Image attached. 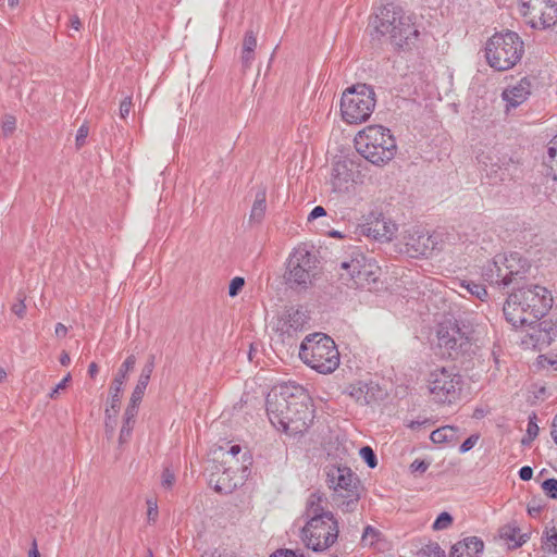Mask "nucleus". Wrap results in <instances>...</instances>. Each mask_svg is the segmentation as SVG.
<instances>
[{
  "label": "nucleus",
  "mask_w": 557,
  "mask_h": 557,
  "mask_svg": "<svg viewBox=\"0 0 557 557\" xmlns=\"http://www.w3.org/2000/svg\"><path fill=\"white\" fill-rule=\"evenodd\" d=\"M201 557H236V555L225 548H216L211 552H206Z\"/></svg>",
  "instance_id": "nucleus-42"
},
{
  "label": "nucleus",
  "mask_w": 557,
  "mask_h": 557,
  "mask_svg": "<svg viewBox=\"0 0 557 557\" xmlns=\"http://www.w3.org/2000/svg\"><path fill=\"white\" fill-rule=\"evenodd\" d=\"M354 143L357 152L376 166L388 164L398 152L392 131L380 124L363 127L356 134Z\"/></svg>",
  "instance_id": "nucleus-5"
},
{
  "label": "nucleus",
  "mask_w": 557,
  "mask_h": 557,
  "mask_svg": "<svg viewBox=\"0 0 557 557\" xmlns=\"http://www.w3.org/2000/svg\"><path fill=\"white\" fill-rule=\"evenodd\" d=\"M426 423V420L423 421V422H419V421H411L409 424H408V428L411 429V430H416L418 429L419 426H421L422 424Z\"/></svg>",
  "instance_id": "nucleus-63"
},
{
  "label": "nucleus",
  "mask_w": 557,
  "mask_h": 557,
  "mask_svg": "<svg viewBox=\"0 0 557 557\" xmlns=\"http://www.w3.org/2000/svg\"><path fill=\"white\" fill-rule=\"evenodd\" d=\"M334 500L346 510L352 509L360 498V481L348 467H331L326 473Z\"/></svg>",
  "instance_id": "nucleus-10"
},
{
  "label": "nucleus",
  "mask_w": 557,
  "mask_h": 557,
  "mask_svg": "<svg viewBox=\"0 0 557 557\" xmlns=\"http://www.w3.org/2000/svg\"><path fill=\"white\" fill-rule=\"evenodd\" d=\"M552 292L539 284H529L512 290L504 304V315L513 327L541 320L553 308Z\"/></svg>",
  "instance_id": "nucleus-3"
},
{
  "label": "nucleus",
  "mask_w": 557,
  "mask_h": 557,
  "mask_svg": "<svg viewBox=\"0 0 557 557\" xmlns=\"http://www.w3.org/2000/svg\"><path fill=\"white\" fill-rule=\"evenodd\" d=\"M536 366L543 370L557 371V352L539 355Z\"/></svg>",
  "instance_id": "nucleus-32"
},
{
  "label": "nucleus",
  "mask_w": 557,
  "mask_h": 557,
  "mask_svg": "<svg viewBox=\"0 0 557 557\" xmlns=\"http://www.w3.org/2000/svg\"><path fill=\"white\" fill-rule=\"evenodd\" d=\"M543 548L548 553L557 554V524L545 531Z\"/></svg>",
  "instance_id": "nucleus-31"
},
{
  "label": "nucleus",
  "mask_w": 557,
  "mask_h": 557,
  "mask_svg": "<svg viewBox=\"0 0 557 557\" xmlns=\"http://www.w3.org/2000/svg\"><path fill=\"white\" fill-rule=\"evenodd\" d=\"M550 433H552V437H553L554 442L557 444V414L555 416V418L553 420Z\"/></svg>",
  "instance_id": "nucleus-57"
},
{
  "label": "nucleus",
  "mask_w": 557,
  "mask_h": 557,
  "mask_svg": "<svg viewBox=\"0 0 557 557\" xmlns=\"http://www.w3.org/2000/svg\"><path fill=\"white\" fill-rule=\"evenodd\" d=\"M519 11L533 29H547L557 24V0H519Z\"/></svg>",
  "instance_id": "nucleus-14"
},
{
  "label": "nucleus",
  "mask_w": 557,
  "mask_h": 557,
  "mask_svg": "<svg viewBox=\"0 0 557 557\" xmlns=\"http://www.w3.org/2000/svg\"><path fill=\"white\" fill-rule=\"evenodd\" d=\"M329 184L332 191L345 196L350 200L361 199L363 193V180L358 171L349 168L345 162L333 165Z\"/></svg>",
  "instance_id": "nucleus-15"
},
{
  "label": "nucleus",
  "mask_w": 557,
  "mask_h": 557,
  "mask_svg": "<svg viewBox=\"0 0 557 557\" xmlns=\"http://www.w3.org/2000/svg\"><path fill=\"white\" fill-rule=\"evenodd\" d=\"M453 521H454V519H453L451 515L444 511V512L440 513L438 517L435 519V521L432 524V529L434 531L447 530L451 527Z\"/></svg>",
  "instance_id": "nucleus-34"
},
{
  "label": "nucleus",
  "mask_w": 557,
  "mask_h": 557,
  "mask_svg": "<svg viewBox=\"0 0 557 557\" xmlns=\"http://www.w3.org/2000/svg\"><path fill=\"white\" fill-rule=\"evenodd\" d=\"M244 285H245V281L243 277H240V276L234 277L230 283L228 295L231 297H235L243 289Z\"/></svg>",
  "instance_id": "nucleus-40"
},
{
  "label": "nucleus",
  "mask_w": 557,
  "mask_h": 557,
  "mask_svg": "<svg viewBox=\"0 0 557 557\" xmlns=\"http://www.w3.org/2000/svg\"><path fill=\"white\" fill-rule=\"evenodd\" d=\"M429 468V463H426L425 461L423 460H418L416 459L411 465H410V469L413 471V472H425Z\"/></svg>",
  "instance_id": "nucleus-50"
},
{
  "label": "nucleus",
  "mask_w": 557,
  "mask_h": 557,
  "mask_svg": "<svg viewBox=\"0 0 557 557\" xmlns=\"http://www.w3.org/2000/svg\"><path fill=\"white\" fill-rule=\"evenodd\" d=\"M375 104V92L370 85L358 83L347 87L339 99L341 120L347 125L362 124L371 117Z\"/></svg>",
  "instance_id": "nucleus-8"
},
{
  "label": "nucleus",
  "mask_w": 557,
  "mask_h": 557,
  "mask_svg": "<svg viewBox=\"0 0 557 557\" xmlns=\"http://www.w3.org/2000/svg\"><path fill=\"white\" fill-rule=\"evenodd\" d=\"M138 399H139V383L134 387L132 398H131V404L126 408L125 413H124V421H123V425L121 428V432H120V436H119L120 445H123L124 443H126L132 435V432L134 430V425L136 422L135 421V417L137 414L136 403Z\"/></svg>",
  "instance_id": "nucleus-23"
},
{
  "label": "nucleus",
  "mask_w": 557,
  "mask_h": 557,
  "mask_svg": "<svg viewBox=\"0 0 557 557\" xmlns=\"http://www.w3.org/2000/svg\"><path fill=\"white\" fill-rule=\"evenodd\" d=\"M319 259L306 246L296 247L288 258L286 278L289 283L307 286L317 275Z\"/></svg>",
  "instance_id": "nucleus-13"
},
{
  "label": "nucleus",
  "mask_w": 557,
  "mask_h": 557,
  "mask_svg": "<svg viewBox=\"0 0 557 557\" xmlns=\"http://www.w3.org/2000/svg\"><path fill=\"white\" fill-rule=\"evenodd\" d=\"M404 239L406 252L413 258L430 255L436 245L433 235L419 230L409 233Z\"/></svg>",
  "instance_id": "nucleus-18"
},
{
  "label": "nucleus",
  "mask_w": 557,
  "mask_h": 557,
  "mask_svg": "<svg viewBox=\"0 0 557 557\" xmlns=\"http://www.w3.org/2000/svg\"><path fill=\"white\" fill-rule=\"evenodd\" d=\"M457 429L451 425H445L433 431L430 440L434 444L451 443L456 440Z\"/></svg>",
  "instance_id": "nucleus-28"
},
{
  "label": "nucleus",
  "mask_w": 557,
  "mask_h": 557,
  "mask_svg": "<svg viewBox=\"0 0 557 557\" xmlns=\"http://www.w3.org/2000/svg\"><path fill=\"white\" fill-rule=\"evenodd\" d=\"M381 537L382 533L377 529L368 525L363 530L361 542L364 546L371 547L376 545L381 541Z\"/></svg>",
  "instance_id": "nucleus-33"
},
{
  "label": "nucleus",
  "mask_w": 557,
  "mask_h": 557,
  "mask_svg": "<svg viewBox=\"0 0 557 557\" xmlns=\"http://www.w3.org/2000/svg\"><path fill=\"white\" fill-rule=\"evenodd\" d=\"M397 231L396 224L384 216L374 218L367 227V233L377 240H392Z\"/></svg>",
  "instance_id": "nucleus-24"
},
{
  "label": "nucleus",
  "mask_w": 557,
  "mask_h": 557,
  "mask_svg": "<svg viewBox=\"0 0 557 557\" xmlns=\"http://www.w3.org/2000/svg\"><path fill=\"white\" fill-rule=\"evenodd\" d=\"M479 436L472 435L468 437L460 446L461 453H467L476 444Z\"/></svg>",
  "instance_id": "nucleus-49"
},
{
  "label": "nucleus",
  "mask_w": 557,
  "mask_h": 557,
  "mask_svg": "<svg viewBox=\"0 0 557 557\" xmlns=\"http://www.w3.org/2000/svg\"><path fill=\"white\" fill-rule=\"evenodd\" d=\"M71 26L73 29L78 30L81 28V21L77 15L71 17Z\"/></svg>",
  "instance_id": "nucleus-59"
},
{
  "label": "nucleus",
  "mask_w": 557,
  "mask_h": 557,
  "mask_svg": "<svg viewBox=\"0 0 557 557\" xmlns=\"http://www.w3.org/2000/svg\"><path fill=\"white\" fill-rule=\"evenodd\" d=\"M270 557H297L293 550L280 549L273 553Z\"/></svg>",
  "instance_id": "nucleus-55"
},
{
  "label": "nucleus",
  "mask_w": 557,
  "mask_h": 557,
  "mask_svg": "<svg viewBox=\"0 0 557 557\" xmlns=\"http://www.w3.org/2000/svg\"><path fill=\"white\" fill-rule=\"evenodd\" d=\"M146 504H147V520H148V522L153 523V522H156L158 515H159L157 500L150 498V499H147Z\"/></svg>",
  "instance_id": "nucleus-39"
},
{
  "label": "nucleus",
  "mask_w": 557,
  "mask_h": 557,
  "mask_svg": "<svg viewBox=\"0 0 557 557\" xmlns=\"http://www.w3.org/2000/svg\"><path fill=\"white\" fill-rule=\"evenodd\" d=\"M348 394L356 403L370 405L382 396V391L377 384L359 381L349 385Z\"/></svg>",
  "instance_id": "nucleus-21"
},
{
  "label": "nucleus",
  "mask_w": 557,
  "mask_h": 557,
  "mask_svg": "<svg viewBox=\"0 0 557 557\" xmlns=\"http://www.w3.org/2000/svg\"><path fill=\"white\" fill-rule=\"evenodd\" d=\"M500 536L511 548L520 547L529 540V535L513 524L504 527Z\"/></svg>",
  "instance_id": "nucleus-26"
},
{
  "label": "nucleus",
  "mask_w": 557,
  "mask_h": 557,
  "mask_svg": "<svg viewBox=\"0 0 557 557\" xmlns=\"http://www.w3.org/2000/svg\"><path fill=\"white\" fill-rule=\"evenodd\" d=\"M4 133H11L15 128V120L14 117H10V120L5 121L2 125Z\"/></svg>",
  "instance_id": "nucleus-56"
},
{
  "label": "nucleus",
  "mask_w": 557,
  "mask_h": 557,
  "mask_svg": "<svg viewBox=\"0 0 557 557\" xmlns=\"http://www.w3.org/2000/svg\"><path fill=\"white\" fill-rule=\"evenodd\" d=\"M123 384H124V381L115 377L114 382H113V385H114L113 391L120 394Z\"/></svg>",
  "instance_id": "nucleus-61"
},
{
  "label": "nucleus",
  "mask_w": 557,
  "mask_h": 557,
  "mask_svg": "<svg viewBox=\"0 0 557 557\" xmlns=\"http://www.w3.org/2000/svg\"><path fill=\"white\" fill-rule=\"evenodd\" d=\"M438 346L444 349V354L453 356V354L462 346L465 342L463 334L460 329L449 323L447 325H441L438 332Z\"/></svg>",
  "instance_id": "nucleus-20"
},
{
  "label": "nucleus",
  "mask_w": 557,
  "mask_h": 557,
  "mask_svg": "<svg viewBox=\"0 0 557 557\" xmlns=\"http://www.w3.org/2000/svg\"><path fill=\"white\" fill-rule=\"evenodd\" d=\"M529 269L528 261L519 253L497 255L487 265L484 277L497 285H509L517 277H521Z\"/></svg>",
  "instance_id": "nucleus-12"
},
{
  "label": "nucleus",
  "mask_w": 557,
  "mask_h": 557,
  "mask_svg": "<svg viewBox=\"0 0 557 557\" xmlns=\"http://www.w3.org/2000/svg\"><path fill=\"white\" fill-rule=\"evenodd\" d=\"M123 384H124V381L115 377L114 382H113V385H114L113 391L120 394Z\"/></svg>",
  "instance_id": "nucleus-60"
},
{
  "label": "nucleus",
  "mask_w": 557,
  "mask_h": 557,
  "mask_svg": "<svg viewBox=\"0 0 557 557\" xmlns=\"http://www.w3.org/2000/svg\"><path fill=\"white\" fill-rule=\"evenodd\" d=\"M370 25L389 41L401 49H410L420 39L422 24L419 16L405 7L389 2L374 12Z\"/></svg>",
  "instance_id": "nucleus-2"
},
{
  "label": "nucleus",
  "mask_w": 557,
  "mask_h": 557,
  "mask_svg": "<svg viewBox=\"0 0 557 557\" xmlns=\"http://www.w3.org/2000/svg\"><path fill=\"white\" fill-rule=\"evenodd\" d=\"M420 557H445L444 550L437 543H430L419 552Z\"/></svg>",
  "instance_id": "nucleus-36"
},
{
  "label": "nucleus",
  "mask_w": 557,
  "mask_h": 557,
  "mask_svg": "<svg viewBox=\"0 0 557 557\" xmlns=\"http://www.w3.org/2000/svg\"><path fill=\"white\" fill-rule=\"evenodd\" d=\"M107 409H110V412L113 413V416H116L120 410V394L116 392H112L110 396V406L107 407Z\"/></svg>",
  "instance_id": "nucleus-43"
},
{
  "label": "nucleus",
  "mask_w": 557,
  "mask_h": 557,
  "mask_svg": "<svg viewBox=\"0 0 557 557\" xmlns=\"http://www.w3.org/2000/svg\"><path fill=\"white\" fill-rule=\"evenodd\" d=\"M461 286L467 289L471 295L475 296L480 300H484L487 297V290L486 288L476 283L468 282V283H461Z\"/></svg>",
  "instance_id": "nucleus-35"
},
{
  "label": "nucleus",
  "mask_w": 557,
  "mask_h": 557,
  "mask_svg": "<svg viewBox=\"0 0 557 557\" xmlns=\"http://www.w3.org/2000/svg\"><path fill=\"white\" fill-rule=\"evenodd\" d=\"M250 465V458L246 453H242L239 445H233L226 451L221 455V466L227 469L231 473L247 475L248 466Z\"/></svg>",
  "instance_id": "nucleus-19"
},
{
  "label": "nucleus",
  "mask_w": 557,
  "mask_h": 557,
  "mask_svg": "<svg viewBox=\"0 0 557 557\" xmlns=\"http://www.w3.org/2000/svg\"><path fill=\"white\" fill-rule=\"evenodd\" d=\"M376 265L362 253H354L349 260L341 263L339 275L343 280H351L357 286H363L374 275Z\"/></svg>",
  "instance_id": "nucleus-17"
},
{
  "label": "nucleus",
  "mask_w": 557,
  "mask_h": 557,
  "mask_svg": "<svg viewBox=\"0 0 557 557\" xmlns=\"http://www.w3.org/2000/svg\"><path fill=\"white\" fill-rule=\"evenodd\" d=\"M246 474L231 473L227 469L223 468L222 472L219 471L211 474L210 483L216 492L228 494L232 493L238 485L243 484Z\"/></svg>",
  "instance_id": "nucleus-22"
},
{
  "label": "nucleus",
  "mask_w": 557,
  "mask_h": 557,
  "mask_svg": "<svg viewBox=\"0 0 557 557\" xmlns=\"http://www.w3.org/2000/svg\"><path fill=\"white\" fill-rule=\"evenodd\" d=\"M71 380V373H67L55 386L54 388L49 393L50 398H54L60 389H63L66 385V383Z\"/></svg>",
  "instance_id": "nucleus-48"
},
{
  "label": "nucleus",
  "mask_w": 557,
  "mask_h": 557,
  "mask_svg": "<svg viewBox=\"0 0 557 557\" xmlns=\"http://www.w3.org/2000/svg\"><path fill=\"white\" fill-rule=\"evenodd\" d=\"M88 136V127L83 124L78 127L75 136L76 146L81 147L85 143L86 138Z\"/></svg>",
  "instance_id": "nucleus-44"
},
{
  "label": "nucleus",
  "mask_w": 557,
  "mask_h": 557,
  "mask_svg": "<svg viewBox=\"0 0 557 557\" xmlns=\"http://www.w3.org/2000/svg\"><path fill=\"white\" fill-rule=\"evenodd\" d=\"M326 210L322 206L314 207L311 212L308 214L307 222L311 223L312 221L325 216Z\"/></svg>",
  "instance_id": "nucleus-45"
},
{
  "label": "nucleus",
  "mask_w": 557,
  "mask_h": 557,
  "mask_svg": "<svg viewBox=\"0 0 557 557\" xmlns=\"http://www.w3.org/2000/svg\"><path fill=\"white\" fill-rule=\"evenodd\" d=\"M360 456L370 468L376 467L377 460H376L375 454L371 447H369V446L362 447L360 449Z\"/></svg>",
  "instance_id": "nucleus-37"
},
{
  "label": "nucleus",
  "mask_w": 557,
  "mask_h": 557,
  "mask_svg": "<svg viewBox=\"0 0 557 557\" xmlns=\"http://www.w3.org/2000/svg\"><path fill=\"white\" fill-rule=\"evenodd\" d=\"M267 412L271 423L288 434L305 432L313 418L304 388L287 384L276 386L268 394Z\"/></svg>",
  "instance_id": "nucleus-1"
},
{
  "label": "nucleus",
  "mask_w": 557,
  "mask_h": 557,
  "mask_svg": "<svg viewBox=\"0 0 557 557\" xmlns=\"http://www.w3.org/2000/svg\"><path fill=\"white\" fill-rule=\"evenodd\" d=\"M323 496L313 493L307 500L308 521L301 529L304 544L314 550L324 552L333 546L339 533L338 522L333 513L322 507Z\"/></svg>",
  "instance_id": "nucleus-4"
},
{
  "label": "nucleus",
  "mask_w": 557,
  "mask_h": 557,
  "mask_svg": "<svg viewBox=\"0 0 557 557\" xmlns=\"http://www.w3.org/2000/svg\"><path fill=\"white\" fill-rule=\"evenodd\" d=\"M115 416L110 412V409H106V431L109 435H112L115 425Z\"/></svg>",
  "instance_id": "nucleus-46"
},
{
  "label": "nucleus",
  "mask_w": 557,
  "mask_h": 557,
  "mask_svg": "<svg viewBox=\"0 0 557 557\" xmlns=\"http://www.w3.org/2000/svg\"><path fill=\"white\" fill-rule=\"evenodd\" d=\"M70 361H71L70 355L66 351H63L60 355V363L62 366H67L70 363Z\"/></svg>",
  "instance_id": "nucleus-58"
},
{
  "label": "nucleus",
  "mask_w": 557,
  "mask_h": 557,
  "mask_svg": "<svg viewBox=\"0 0 557 557\" xmlns=\"http://www.w3.org/2000/svg\"><path fill=\"white\" fill-rule=\"evenodd\" d=\"M542 86L541 71H531L519 78H511L500 94L505 112L510 113L525 104Z\"/></svg>",
  "instance_id": "nucleus-11"
},
{
  "label": "nucleus",
  "mask_w": 557,
  "mask_h": 557,
  "mask_svg": "<svg viewBox=\"0 0 557 557\" xmlns=\"http://www.w3.org/2000/svg\"><path fill=\"white\" fill-rule=\"evenodd\" d=\"M131 106H132L131 97H125L120 104V116L122 119H125L126 116H128Z\"/></svg>",
  "instance_id": "nucleus-47"
},
{
  "label": "nucleus",
  "mask_w": 557,
  "mask_h": 557,
  "mask_svg": "<svg viewBox=\"0 0 557 557\" xmlns=\"http://www.w3.org/2000/svg\"><path fill=\"white\" fill-rule=\"evenodd\" d=\"M54 334L57 337H64L67 334V327L59 322L55 324Z\"/></svg>",
  "instance_id": "nucleus-54"
},
{
  "label": "nucleus",
  "mask_w": 557,
  "mask_h": 557,
  "mask_svg": "<svg viewBox=\"0 0 557 557\" xmlns=\"http://www.w3.org/2000/svg\"><path fill=\"white\" fill-rule=\"evenodd\" d=\"M98 372V366L96 362H91L88 367V373L91 377H95V375Z\"/></svg>",
  "instance_id": "nucleus-62"
},
{
  "label": "nucleus",
  "mask_w": 557,
  "mask_h": 557,
  "mask_svg": "<svg viewBox=\"0 0 557 557\" xmlns=\"http://www.w3.org/2000/svg\"><path fill=\"white\" fill-rule=\"evenodd\" d=\"M462 387L463 377L455 368L436 367L428 374L426 388L437 404L456 403L460 398Z\"/></svg>",
  "instance_id": "nucleus-9"
},
{
  "label": "nucleus",
  "mask_w": 557,
  "mask_h": 557,
  "mask_svg": "<svg viewBox=\"0 0 557 557\" xmlns=\"http://www.w3.org/2000/svg\"><path fill=\"white\" fill-rule=\"evenodd\" d=\"M11 310L20 319H23L26 312L25 298L21 297L17 302L13 304Z\"/></svg>",
  "instance_id": "nucleus-41"
},
{
  "label": "nucleus",
  "mask_w": 557,
  "mask_h": 557,
  "mask_svg": "<svg viewBox=\"0 0 557 557\" xmlns=\"http://www.w3.org/2000/svg\"><path fill=\"white\" fill-rule=\"evenodd\" d=\"M533 470L529 466H524L519 470V476L522 481H529L532 479Z\"/></svg>",
  "instance_id": "nucleus-52"
},
{
  "label": "nucleus",
  "mask_w": 557,
  "mask_h": 557,
  "mask_svg": "<svg viewBox=\"0 0 557 557\" xmlns=\"http://www.w3.org/2000/svg\"><path fill=\"white\" fill-rule=\"evenodd\" d=\"M257 47V37L252 32H247L243 40V62L249 66L253 60V51Z\"/></svg>",
  "instance_id": "nucleus-29"
},
{
  "label": "nucleus",
  "mask_w": 557,
  "mask_h": 557,
  "mask_svg": "<svg viewBox=\"0 0 557 557\" xmlns=\"http://www.w3.org/2000/svg\"><path fill=\"white\" fill-rule=\"evenodd\" d=\"M486 64L496 72H507L521 63L525 54L522 37L513 30L496 32L484 44Z\"/></svg>",
  "instance_id": "nucleus-6"
},
{
  "label": "nucleus",
  "mask_w": 557,
  "mask_h": 557,
  "mask_svg": "<svg viewBox=\"0 0 557 557\" xmlns=\"http://www.w3.org/2000/svg\"><path fill=\"white\" fill-rule=\"evenodd\" d=\"M543 492L550 498L557 499V479H548L542 483Z\"/></svg>",
  "instance_id": "nucleus-38"
},
{
  "label": "nucleus",
  "mask_w": 557,
  "mask_h": 557,
  "mask_svg": "<svg viewBox=\"0 0 557 557\" xmlns=\"http://www.w3.org/2000/svg\"><path fill=\"white\" fill-rule=\"evenodd\" d=\"M484 543L476 536L466 537L453 545L449 557H480Z\"/></svg>",
  "instance_id": "nucleus-25"
},
{
  "label": "nucleus",
  "mask_w": 557,
  "mask_h": 557,
  "mask_svg": "<svg viewBox=\"0 0 557 557\" xmlns=\"http://www.w3.org/2000/svg\"><path fill=\"white\" fill-rule=\"evenodd\" d=\"M543 163L547 170V175L557 181V134L547 144Z\"/></svg>",
  "instance_id": "nucleus-27"
},
{
  "label": "nucleus",
  "mask_w": 557,
  "mask_h": 557,
  "mask_svg": "<svg viewBox=\"0 0 557 557\" xmlns=\"http://www.w3.org/2000/svg\"><path fill=\"white\" fill-rule=\"evenodd\" d=\"M265 208V195L263 193L258 194L251 208L250 220L261 221L264 216Z\"/></svg>",
  "instance_id": "nucleus-30"
},
{
  "label": "nucleus",
  "mask_w": 557,
  "mask_h": 557,
  "mask_svg": "<svg viewBox=\"0 0 557 557\" xmlns=\"http://www.w3.org/2000/svg\"><path fill=\"white\" fill-rule=\"evenodd\" d=\"M329 237H332V238H338V239H342L344 236L341 232L338 231H331L329 232Z\"/></svg>",
  "instance_id": "nucleus-64"
},
{
  "label": "nucleus",
  "mask_w": 557,
  "mask_h": 557,
  "mask_svg": "<svg viewBox=\"0 0 557 557\" xmlns=\"http://www.w3.org/2000/svg\"><path fill=\"white\" fill-rule=\"evenodd\" d=\"M135 363H136V357H135L134 355L128 356V357L124 360V362L122 363V366H121V368H120V369H121L122 371H125V372H127V373H128V371H129L131 369H133V368H134Z\"/></svg>",
  "instance_id": "nucleus-51"
},
{
  "label": "nucleus",
  "mask_w": 557,
  "mask_h": 557,
  "mask_svg": "<svg viewBox=\"0 0 557 557\" xmlns=\"http://www.w3.org/2000/svg\"><path fill=\"white\" fill-rule=\"evenodd\" d=\"M175 481V478L174 475L170 472V471H165L162 475V484L166 487H170L172 486V484L174 483Z\"/></svg>",
  "instance_id": "nucleus-53"
},
{
  "label": "nucleus",
  "mask_w": 557,
  "mask_h": 557,
  "mask_svg": "<svg viewBox=\"0 0 557 557\" xmlns=\"http://www.w3.org/2000/svg\"><path fill=\"white\" fill-rule=\"evenodd\" d=\"M527 331L521 337L525 349L542 351L556 341V321L552 319L534 320L527 323Z\"/></svg>",
  "instance_id": "nucleus-16"
},
{
  "label": "nucleus",
  "mask_w": 557,
  "mask_h": 557,
  "mask_svg": "<svg viewBox=\"0 0 557 557\" xmlns=\"http://www.w3.org/2000/svg\"><path fill=\"white\" fill-rule=\"evenodd\" d=\"M299 358L305 364L321 374L333 373L341 363L335 342L322 333L305 337L300 345Z\"/></svg>",
  "instance_id": "nucleus-7"
}]
</instances>
